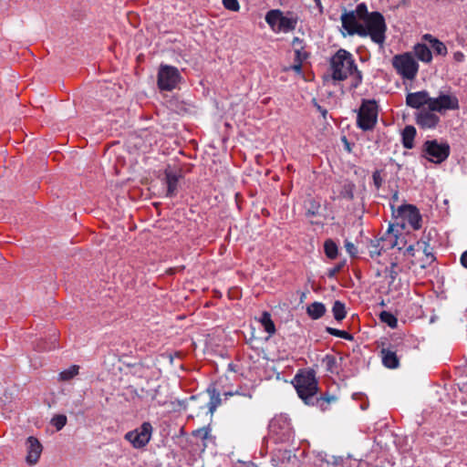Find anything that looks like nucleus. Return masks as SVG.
I'll return each instance as SVG.
<instances>
[{"mask_svg":"<svg viewBox=\"0 0 467 467\" xmlns=\"http://www.w3.org/2000/svg\"><path fill=\"white\" fill-rule=\"evenodd\" d=\"M341 35L358 36L360 37L369 36L371 41L383 47L386 40L387 25L385 18L379 12H374L373 16L368 21V26L359 20L353 12L344 9L340 16Z\"/></svg>","mask_w":467,"mask_h":467,"instance_id":"1","label":"nucleus"},{"mask_svg":"<svg viewBox=\"0 0 467 467\" xmlns=\"http://www.w3.org/2000/svg\"><path fill=\"white\" fill-rule=\"evenodd\" d=\"M331 77L333 80L343 81L354 75L353 88L362 82V73L357 67L352 54L346 49H339L330 59Z\"/></svg>","mask_w":467,"mask_h":467,"instance_id":"2","label":"nucleus"},{"mask_svg":"<svg viewBox=\"0 0 467 467\" xmlns=\"http://www.w3.org/2000/svg\"><path fill=\"white\" fill-rule=\"evenodd\" d=\"M293 384L300 399L306 405H319L321 401L330 402L331 398L326 396L317 397L318 390L317 380L314 370L297 373Z\"/></svg>","mask_w":467,"mask_h":467,"instance_id":"3","label":"nucleus"},{"mask_svg":"<svg viewBox=\"0 0 467 467\" xmlns=\"http://www.w3.org/2000/svg\"><path fill=\"white\" fill-rule=\"evenodd\" d=\"M392 65L403 78L410 80L415 78L419 70L418 63L410 53L395 56L392 59Z\"/></svg>","mask_w":467,"mask_h":467,"instance_id":"4","label":"nucleus"},{"mask_svg":"<svg viewBox=\"0 0 467 467\" xmlns=\"http://www.w3.org/2000/svg\"><path fill=\"white\" fill-rule=\"evenodd\" d=\"M182 79L177 67L168 65H161L158 72L157 84L161 90L171 91L174 89Z\"/></svg>","mask_w":467,"mask_h":467,"instance_id":"5","label":"nucleus"},{"mask_svg":"<svg viewBox=\"0 0 467 467\" xmlns=\"http://www.w3.org/2000/svg\"><path fill=\"white\" fill-rule=\"evenodd\" d=\"M378 118V107L374 100L364 101L358 113V126L363 130L374 128Z\"/></svg>","mask_w":467,"mask_h":467,"instance_id":"6","label":"nucleus"},{"mask_svg":"<svg viewBox=\"0 0 467 467\" xmlns=\"http://www.w3.org/2000/svg\"><path fill=\"white\" fill-rule=\"evenodd\" d=\"M423 156L433 163H441L450 154V146L446 142H438L436 140H427L423 145Z\"/></svg>","mask_w":467,"mask_h":467,"instance_id":"7","label":"nucleus"},{"mask_svg":"<svg viewBox=\"0 0 467 467\" xmlns=\"http://www.w3.org/2000/svg\"><path fill=\"white\" fill-rule=\"evenodd\" d=\"M151 433V424L150 422H143L140 428L127 432L125 439L130 441L135 449H140L149 443Z\"/></svg>","mask_w":467,"mask_h":467,"instance_id":"8","label":"nucleus"},{"mask_svg":"<svg viewBox=\"0 0 467 467\" xmlns=\"http://www.w3.org/2000/svg\"><path fill=\"white\" fill-rule=\"evenodd\" d=\"M459 100L452 94L440 93L437 98H431L430 109L431 111L441 112L450 109H458Z\"/></svg>","mask_w":467,"mask_h":467,"instance_id":"9","label":"nucleus"},{"mask_svg":"<svg viewBox=\"0 0 467 467\" xmlns=\"http://www.w3.org/2000/svg\"><path fill=\"white\" fill-rule=\"evenodd\" d=\"M396 212L397 216L406 220L414 230L421 227V215L416 206L411 204L400 205Z\"/></svg>","mask_w":467,"mask_h":467,"instance_id":"10","label":"nucleus"},{"mask_svg":"<svg viewBox=\"0 0 467 467\" xmlns=\"http://www.w3.org/2000/svg\"><path fill=\"white\" fill-rule=\"evenodd\" d=\"M26 444L27 455L26 461L29 465H35L41 455L42 445L39 441L33 436L27 438Z\"/></svg>","mask_w":467,"mask_h":467,"instance_id":"11","label":"nucleus"},{"mask_svg":"<svg viewBox=\"0 0 467 467\" xmlns=\"http://www.w3.org/2000/svg\"><path fill=\"white\" fill-rule=\"evenodd\" d=\"M431 98L425 90L409 93L406 97V104L413 109H420L423 105L430 108Z\"/></svg>","mask_w":467,"mask_h":467,"instance_id":"12","label":"nucleus"},{"mask_svg":"<svg viewBox=\"0 0 467 467\" xmlns=\"http://www.w3.org/2000/svg\"><path fill=\"white\" fill-rule=\"evenodd\" d=\"M440 121V118L430 110H421L416 116L417 124L422 129H433Z\"/></svg>","mask_w":467,"mask_h":467,"instance_id":"13","label":"nucleus"},{"mask_svg":"<svg viewBox=\"0 0 467 467\" xmlns=\"http://www.w3.org/2000/svg\"><path fill=\"white\" fill-rule=\"evenodd\" d=\"M381 249L383 251L398 247L399 250H401L402 247L400 245V243H404L403 239H400L397 235L393 234L392 225H389V229L385 233V234L380 238Z\"/></svg>","mask_w":467,"mask_h":467,"instance_id":"14","label":"nucleus"},{"mask_svg":"<svg viewBox=\"0 0 467 467\" xmlns=\"http://www.w3.org/2000/svg\"><path fill=\"white\" fill-rule=\"evenodd\" d=\"M206 392L208 393L210 397V400L207 404L208 407V412L213 416L216 409L221 405L222 400L220 392L215 389L213 385H210Z\"/></svg>","mask_w":467,"mask_h":467,"instance_id":"15","label":"nucleus"},{"mask_svg":"<svg viewBox=\"0 0 467 467\" xmlns=\"http://www.w3.org/2000/svg\"><path fill=\"white\" fill-rule=\"evenodd\" d=\"M297 20L296 16H286L282 13L279 24L276 27V32L288 33L295 30L297 25Z\"/></svg>","mask_w":467,"mask_h":467,"instance_id":"16","label":"nucleus"},{"mask_svg":"<svg viewBox=\"0 0 467 467\" xmlns=\"http://www.w3.org/2000/svg\"><path fill=\"white\" fill-rule=\"evenodd\" d=\"M165 180L167 184V197H172L177 192L179 176L171 170H165Z\"/></svg>","mask_w":467,"mask_h":467,"instance_id":"17","label":"nucleus"},{"mask_svg":"<svg viewBox=\"0 0 467 467\" xmlns=\"http://www.w3.org/2000/svg\"><path fill=\"white\" fill-rule=\"evenodd\" d=\"M381 358L383 365L389 368H397L400 365L399 358L394 351L382 348Z\"/></svg>","mask_w":467,"mask_h":467,"instance_id":"18","label":"nucleus"},{"mask_svg":"<svg viewBox=\"0 0 467 467\" xmlns=\"http://www.w3.org/2000/svg\"><path fill=\"white\" fill-rule=\"evenodd\" d=\"M414 53L418 59L429 63L432 59L431 49L425 44H417L414 47Z\"/></svg>","mask_w":467,"mask_h":467,"instance_id":"19","label":"nucleus"},{"mask_svg":"<svg viewBox=\"0 0 467 467\" xmlns=\"http://www.w3.org/2000/svg\"><path fill=\"white\" fill-rule=\"evenodd\" d=\"M416 136V129L413 126H406L402 131V144L406 149H412L414 146V138Z\"/></svg>","mask_w":467,"mask_h":467,"instance_id":"20","label":"nucleus"},{"mask_svg":"<svg viewBox=\"0 0 467 467\" xmlns=\"http://www.w3.org/2000/svg\"><path fill=\"white\" fill-rule=\"evenodd\" d=\"M356 16L359 18L368 26V21L373 16L374 12L368 13V7L365 3H360L357 5L355 10H351Z\"/></svg>","mask_w":467,"mask_h":467,"instance_id":"21","label":"nucleus"},{"mask_svg":"<svg viewBox=\"0 0 467 467\" xmlns=\"http://www.w3.org/2000/svg\"><path fill=\"white\" fill-rule=\"evenodd\" d=\"M306 312L313 319H318L325 314L326 306L323 303L314 302L307 306Z\"/></svg>","mask_w":467,"mask_h":467,"instance_id":"22","label":"nucleus"},{"mask_svg":"<svg viewBox=\"0 0 467 467\" xmlns=\"http://www.w3.org/2000/svg\"><path fill=\"white\" fill-rule=\"evenodd\" d=\"M417 251H422L426 257V264H431L434 262L435 257L432 253V248L429 243L425 240H420L416 243Z\"/></svg>","mask_w":467,"mask_h":467,"instance_id":"23","label":"nucleus"},{"mask_svg":"<svg viewBox=\"0 0 467 467\" xmlns=\"http://www.w3.org/2000/svg\"><path fill=\"white\" fill-rule=\"evenodd\" d=\"M281 15L282 11L279 9L270 10L265 15V21L274 31H276V27L279 24Z\"/></svg>","mask_w":467,"mask_h":467,"instance_id":"24","label":"nucleus"},{"mask_svg":"<svg viewBox=\"0 0 467 467\" xmlns=\"http://www.w3.org/2000/svg\"><path fill=\"white\" fill-rule=\"evenodd\" d=\"M260 323L264 327L265 330L270 335H274L275 333V327L271 318V315L268 312H264L262 317H260Z\"/></svg>","mask_w":467,"mask_h":467,"instance_id":"25","label":"nucleus"},{"mask_svg":"<svg viewBox=\"0 0 467 467\" xmlns=\"http://www.w3.org/2000/svg\"><path fill=\"white\" fill-rule=\"evenodd\" d=\"M79 367L72 365L68 368L61 371L58 375L59 380L67 381L78 374Z\"/></svg>","mask_w":467,"mask_h":467,"instance_id":"26","label":"nucleus"},{"mask_svg":"<svg viewBox=\"0 0 467 467\" xmlns=\"http://www.w3.org/2000/svg\"><path fill=\"white\" fill-rule=\"evenodd\" d=\"M333 316L336 320L341 321L346 317L345 305L340 301H335L332 307Z\"/></svg>","mask_w":467,"mask_h":467,"instance_id":"27","label":"nucleus"},{"mask_svg":"<svg viewBox=\"0 0 467 467\" xmlns=\"http://www.w3.org/2000/svg\"><path fill=\"white\" fill-rule=\"evenodd\" d=\"M379 318L383 323H386L391 328H395L398 326L397 317L390 312L382 311L379 315Z\"/></svg>","mask_w":467,"mask_h":467,"instance_id":"28","label":"nucleus"},{"mask_svg":"<svg viewBox=\"0 0 467 467\" xmlns=\"http://www.w3.org/2000/svg\"><path fill=\"white\" fill-rule=\"evenodd\" d=\"M325 253L326 255L330 258L334 259L337 255V246L335 242L332 240H327L324 244Z\"/></svg>","mask_w":467,"mask_h":467,"instance_id":"29","label":"nucleus"},{"mask_svg":"<svg viewBox=\"0 0 467 467\" xmlns=\"http://www.w3.org/2000/svg\"><path fill=\"white\" fill-rule=\"evenodd\" d=\"M67 416L64 414H57L55 415L52 419L50 423L52 426L56 428L57 431L62 430L65 425L67 424Z\"/></svg>","mask_w":467,"mask_h":467,"instance_id":"30","label":"nucleus"},{"mask_svg":"<svg viewBox=\"0 0 467 467\" xmlns=\"http://www.w3.org/2000/svg\"><path fill=\"white\" fill-rule=\"evenodd\" d=\"M380 243V238L370 242L368 249L371 257L379 256L381 254V251H383V249H381Z\"/></svg>","mask_w":467,"mask_h":467,"instance_id":"31","label":"nucleus"},{"mask_svg":"<svg viewBox=\"0 0 467 467\" xmlns=\"http://www.w3.org/2000/svg\"><path fill=\"white\" fill-rule=\"evenodd\" d=\"M327 332L329 333L330 335L332 336H335V337H341V338H344V339H348V340H352L353 339V337L347 331L345 330H339V329H337V328H333V327H327Z\"/></svg>","mask_w":467,"mask_h":467,"instance_id":"32","label":"nucleus"},{"mask_svg":"<svg viewBox=\"0 0 467 467\" xmlns=\"http://www.w3.org/2000/svg\"><path fill=\"white\" fill-rule=\"evenodd\" d=\"M431 46L437 55L445 56L447 54L446 46L439 39H433V42L431 44Z\"/></svg>","mask_w":467,"mask_h":467,"instance_id":"33","label":"nucleus"},{"mask_svg":"<svg viewBox=\"0 0 467 467\" xmlns=\"http://www.w3.org/2000/svg\"><path fill=\"white\" fill-rule=\"evenodd\" d=\"M319 209H320V204L319 203L316 202L313 200L310 201L309 202V206L307 207L306 212V217L310 218V217H313V216L319 215Z\"/></svg>","mask_w":467,"mask_h":467,"instance_id":"34","label":"nucleus"},{"mask_svg":"<svg viewBox=\"0 0 467 467\" xmlns=\"http://www.w3.org/2000/svg\"><path fill=\"white\" fill-rule=\"evenodd\" d=\"M354 185L351 183H347L343 186L342 191L340 192V195L348 200H352L354 197Z\"/></svg>","mask_w":467,"mask_h":467,"instance_id":"35","label":"nucleus"},{"mask_svg":"<svg viewBox=\"0 0 467 467\" xmlns=\"http://www.w3.org/2000/svg\"><path fill=\"white\" fill-rule=\"evenodd\" d=\"M223 5L227 10L233 12H238L240 10L238 0H223Z\"/></svg>","mask_w":467,"mask_h":467,"instance_id":"36","label":"nucleus"},{"mask_svg":"<svg viewBox=\"0 0 467 467\" xmlns=\"http://www.w3.org/2000/svg\"><path fill=\"white\" fill-rule=\"evenodd\" d=\"M372 178L375 187L379 190L383 183V179L381 177L380 171H375L372 174Z\"/></svg>","mask_w":467,"mask_h":467,"instance_id":"37","label":"nucleus"},{"mask_svg":"<svg viewBox=\"0 0 467 467\" xmlns=\"http://www.w3.org/2000/svg\"><path fill=\"white\" fill-rule=\"evenodd\" d=\"M345 248L351 256H356V254H358L357 247L351 242H346Z\"/></svg>","mask_w":467,"mask_h":467,"instance_id":"38","label":"nucleus"},{"mask_svg":"<svg viewBox=\"0 0 467 467\" xmlns=\"http://www.w3.org/2000/svg\"><path fill=\"white\" fill-rule=\"evenodd\" d=\"M397 266V264L396 263H392L391 265H390V268L388 269V273H389V279H390V282H393L397 275H398V273L395 271V267Z\"/></svg>","mask_w":467,"mask_h":467,"instance_id":"39","label":"nucleus"},{"mask_svg":"<svg viewBox=\"0 0 467 467\" xmlns=\"http://www.w3.org/2000/svg\"><path fill=\"white\" fill-rule=\"evenodd\" d=\"M415 251H417L416 244H410V245H409V246L406 248V250H405L404 254H410V255H411V256H414V255H415Z\"/></svg>","mask_w":467,"mask_h":467,"instance_id":"40","label":"nucleus"},{"mask_svg":"<svg viewBox=\"0 0 467 467\" xmlns=\"http://www.w3.org/2000/svg\"><path fill=\"white\" fill-rule=\"evenodd\" d=\"M341 267H342L341 265H337L334 266L333 268L329 269L328 276L329 277L335 276L340 271Z\"/></svg>","mask_w":467,"mask_h":467,"instance_id":"41","label":"nucleus"},{"mask_svg":"<svg viewBox=\"0 0 467 467\" xmlns=\"http://www.w3.org/2000/svg\"><path fill=\"white\" fill-rule=\"evenodd\" d=\"M464 57V54L461 51H457L453 54V58L456 62H462Z\"/></svg>","mask_w":467,"mask_h":467,"instance_id":"42","label":"nucleus"},{"mask_svg":"<svg viewBox=\"0 0 467 467\" xmlns=\"http://www.w3.org/2000/svg\"><path fill=\"white\" fill-rule=\"evenodd\" d=\"M314 101V104L317 108V109L321 113L322 117L324 119L327 118V110L323 109L320 105L317 104V102L316 101V99L313 100Z\"/></svg>","mask_w":467,"mask_h":467,"instance_id":"43","label":"nucleus"},{"mask_svg":"<svg viewBox=\"0 0 467 467\" xmlns=\"http://www.w3.org/2000/svg\"><path fill=\"white\" fill-rule=\"evenodd\" d=\"M392 202H393L390 204V206H391V209H392L393 213H395V211H394V203L399 202V192H395L393 193V195H392Z\"/></svg>","mask_w":467,"mask_h":467,"instance_id":"44","label":"nucleus"},{"mask_svg":"<svg viewBox=\"0 0 467 467\" xmlns=\"http://www.w3.org/2000/svg\"><path fill=\"white\" fill-rule=\"evenodd\" d=\"M461 263L463 267L467 268V250L462 254Z\"/></svg>","mask_w":467,"mask_h":467,"instance_id":"45","label":"nucleus"},{"mask_svg":"<svg viewBox=\"0 0 467 467\" xmlns=\"http://www.w3.org/2000/svg\"><path fill=\"white\" fill-rule=\"evenodd\" d=\"M423 38L427 41L430 42V44H431L433 42V39H436L434 36H432L430 34H426L423 36Z\"/></svg>","mask_w":467,"mask_h":467,"instance_id":"46","label":"nucleus"},{"mask_svg":"<svg viewBox=\"0 0 467 467\" xmlns=\"http://www.w3.org/2000/svg\"><path fill=\"white\" fill-rule=\"evenodd\" d=\"M293 69L297 72V73H300L301 72V68H302V66H301V63L299 62L298 64L296 65H294L293 67Z\"/></svg>","mask_w":467,"mask_h":467,"instance_id":"47","label":"nucleus"},{"mask_svg":"<svg viewBox=\"0 0 467 467\" xmlns=\"http://www.w3.org/2000/svg\"><path fill=\"white\" fill-rule=\"evenodd\" d=\"M301 43H302V41H301V39H300V38H298V37H295V38L293 39V45H294L295 47H296V46H297V45H301Z\"/></svg>","mask_w":467,"mask_h":467,"instance_id":"48","label":"nucleus"},{"mask_svg":"<svg viewBox=\"0 0 467 467\" xmlns=\"http://www.w3.org/2000/svg\"><path fill=\"white\" fill-rule=\"evenodd\" d=\"M234 394H240V393H239V391H238V390H236L235 392H231V391H229V392H224V393H223V395H224L225 397L233 396V395H234Z\"/></svg>","mask_w":467,"mask_h":467,"instance_id":"49","label":"nucleus"},{"mask_svg":"<svg viewBox=\"0 0 467 467\" xmlns=\"http://www.w3.org/2000/svg\"><path fill=\"white\" fill-rule=\"evenodd\" d=\"M276 421H277L276 420H272V421H271V423H270V428H271L273 431L275 430V425H276Z\"/></svg>","mask_w":467,"mask_h":467,"instance_id":"50","label":"nucleus"},{"mask_svg":"<svg viewBox=\"0 0 467 467\" xmlns=\"http://www.w3.org/2000/svg\"><path fill=\"white\" fill-rule=\"evenodd\" d=\"M327 358L328 359V363H329V364L334 363V358H332V357H328V356H327Z\"/></svg>","mask_w":467,"mask_h":467,"instance_id":"51","label":"nucleus"},{"mask_svg":"<svg viewBox=\"0 0 467 467\" xmlns=\"http://www.w3.org/2000/svg\"><path fill=\"white\" fill-rule=\"evenodd\" d=\"M344 141H345V143H346V147H347V149H348V150H350L349 144H348V140H347V139H346L345 137H344Z\"/></svg>","mask_w":467,"mask_h":467,"instance_id":"52","label":"nucleus"},{"mask_svg":"<svg viewBox=\"0 0 467 467\" xmlns=\"http://www.w3.org/2000/svg\"><path fill=\"white\" fill-rule=\"evenodd\" d=\"M198 432H204V437H206L208 433L205 430H199Z\"/></svg>","mask_w":467,"mask_h":467,"instance_id":"53","label":"nucleus"},{"mask_svg":"<svg viewBox=\"0 0 467 467\" xmlns=\"http://www.w3.org/2000/svg\"><path fill=\"white\" fill-rule=\"evenodd\" d=\"M296 56H297V57H299L301 56L300 51H299V50H296Z\"/></svg>","mask_w":467,"mask_h":467,"instance_id":"54","label":"nucleus"},{"mask_svg":"<svg viewBox=\"0 0 467 467\" xmlns=\"http://www.w3.org/2000/svg\"><path fill=\"white\" fill-rule=\"evenodd\" d=\"M317 3H319L320 0H315Z\"/></svg>","mask_w":467,"mask_h":467,"instance_id":"55","label":"nucleus"}]
</instances>
